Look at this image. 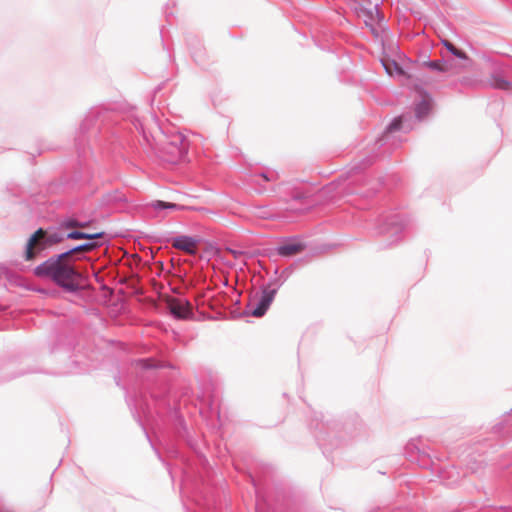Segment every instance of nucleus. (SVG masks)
<instances>
[{"label": "nucleus", "instance_id": "obj_1", "mask_svg": "<svg viewBox=\"0 0 512 512\" xmlns=\"http://www.w3.org/2000/svg\"><path fill=\"white\" fill-rule=\"evenodd\" d=\"M34 274L37 277L48 279L70 292L79 288L82 279V274L76 267L74 259L67 252L52 256L42 262L35 267Z\"/></svg>", "mask_w": 512, "mask_h": 512}, {"label": "nucleus", "instance_id": "obj_2", "mask_svg": "<svg viewBox=\"0 0 512 512\" xmlns=\"http://www.w3.org/2000/svg\"><path fill=\"white\" fill-rule=\"evenodd\" d=\"M187 147L188 143L182 134H174L168 140L161 143V150L170 156L167 160L171 162L182 157Z\"/></svg>", "mask_w": 512, "mask_h": 512}, {"label": "nucleus", "instance_id": "obj_3", "mask_svg": "<svg viewBox=\"0 0 512 512\" xmlns=\"http://www.w3.org/2000/svg\"><path fill=\"white\" fill-rule=\"evenodd\" d=\"M46 232L43 229H38L31 235L27 242L25 259L27 261L33 260L38 254L47 248Z\"/></svg>", "mask_w": 512, "mask_h": 512}, {"label": "nucleus", "instance_id": "obj_4", "mask_svg": "<svg viewBox=\"0 0 512 512\" xmlns=\"http://www.w3.org/2000/svg\"><path fill=\"white\" fill-rule=\"evenodd\" d=\"M275 294V289L263 290L262 295L260 296L259 299H253L250 302V314L254 317H262L268 310L272 301L274 300Z\"/></svg>", "mask_w": 512, "mask_h": 512}, {"label": "nucleus", "instance_id": "obj_5", "mask_svg": "<svg viewBox=\"0 0 512 512\" xmlns=\"http://www.w3.org/2000/svg\"><path fill=\"white\" fill-rule=\"evenodd\" d=\"M166 308L178 319H187L192 314L191 304L183 299L175 297L165 298Z\"/></svg>", "mask_w": 512, "mask_h": 512}, {"label": "nucleus", "instance_id": "obj_6", "mask_svg": "<svg viewBox=\"0 0 512 512\" xmlns=\"http://www.w3.org/2000/svg\"><path fill=\"white\" fill-rule=\"evenodd\" d=\"M305 244L298 239H288L277 248V253L283 257H292L304 251Z\"/></svg>", "mask_w": 512, "mask_h": 512}, {"label": "nucleus", "instance_id": "obj_7", "mask_svg": "<svg viewBox=\"0 0 512 512\" xmlns=\"http://www.w3.org/2000/svg\"><path fill=\"white\" fill-rule=\"evenodd\" d=\"M172 246L188 254H195L197 251L196 241L188 236H179L173 240Z\"/></svg>", "mask_w": 512, "mask_h": 512}, {"label": "nucleus", "instance_id": "obj_8", "mask_svg": "<svg viewBox=\"0 0 512 512\" xmlns=\"http://www.w3.org/2000/svg\"><path fill=\"white\" fill-rule=\"evenodd\" d=\"M443 44L449 52H451L455 57L459 58L462 61V63L460 64L461 68H465L468 66V64L470 63V59L468 58L465 52L456 48L451 42L447 40L443 41Z\"/></svg>", "mask_w": 512, "mask_h": 512}, {"label": "nucleus", "instance_id": "obj_9", "mask_svg": "<svg viewBox=\"0 0 512 512\" xmlns=\"http://www.w3.org/2000/svg\"><path fill=\"white\" fill-rule=\"evenodd\" d=\"M432 108V101L429 97H424L422 101L416 106L415 113L419 119H422L430 112Z\"/></svg>", "mask_w": 512, "mask_h": 512}, {"label": "nucleus", "instance_id": "obj_10", "mask_svg": "<svg viewBox=\"0 0 512 512\" xmlns=\"http://www.w3.org/2000/svg\"><path fill=\"white\" fill-rule=\"evenodd\" d=\"M103 236V233H93L88 234L80 231H72L67 234L68 239H88V240H94L101 238Z\"/></svg>", "mask_w": 512, "mask_h": 512}, {"label": "nucleus", "instance_id": "obj_11", "mask_svg": "<svg viewBox=\"0 0 512 512\" xmlns=\"http://www.w3.org/2000/svg\"><path fill=\"white\" fill-rule=\"evenodd\" d=\"M383 65H384L386 72L390 76H396V75L403 74L402 68L394 61H390V60L384 61Z\"/></svg>", "mask_w": 512, "mask_h": 512}, {"label": "nucleus", "instance_id": "obj_12", "mask_svg": "<svg viewBox=\"0 0 512 512\" xmlns=\"http://www.w3.org/2000/svg\"><path fill=\"white\" fill-rule=\"evenodd\" d=\"M426 65L431 69H435L441 72H447L453 69L452 64L447 61H430L426 63Z\"/></svg>", "mask_w": 512, "mask_h": 512}, {"label": "nucleus", "instance_id": "obj_13", "mask_svg": "<svg viewBox=\"0 0 512 512\" xmlns=\"http://www.w3.org/2000/svg\"><path fill=\"white\" fill-rule=\"evenodd\" d=\"M96 246H97L96 243L89 242V243H85V244L76 246V247L72 248L71 250L67 251V253H69V255L73 258L74 255H76L78 253L92 251Z\"/></svg>", "mask_w": 512, "mask_h": 512}, {"label": "nucleus", "instance_id": "obj_14", "mask_svg": "<svg viewBox=\"0 0 512 512\" xmlns=\"http://www.w3.org/2000/svg\"><path fill=\"white\" fill-rule=\"evenodd\" d=\"M152 209H154L155 211H158V210H161V209H172V210H179L181 209V207H178L176 204L174 203H168V202H163V201H156L152 204Z\"/></svg>", "mask_w": 512, "mask_h": 512}, {"label": "nucleus", "instance_id": "obj_15", "mask_svg": "<svg viewBox=\"0 0 512 512\" xmlns=\"http://www.w3.org/2000/svg\"><path fill=\"white\" fill-rule=\"evenodd\" d=\"M511 83L505 79L497 78L494 81V87L502 90H509L511 89Z\"/></svg>", "mask_w": 512, "mask_h": 512}, {"label": "nucleus", "instance_id": "obj_16", "mask_svg": "<svg viewBox=\"0 0 512 512\" xmlns=\"http://www.w3.org/2000/svg\"><path fill=\"white\" fill-rule=\"evenodd\" d=\"M255 213L257 216L264 218V219L271 218V214H270L269 210L265 207L257 208Z\"/></svg>", "mask_w": 512, "mask_h": 512}, {"label": "nucleus", "instance_id": "obj_17", "mask_svg": "<svg viewBox=\"0 0 512 512\" xmlns=\"http://www.w3.org/2000/svg\"><path fill=\"white\" fill-rule=\"evenodd\" d=\"M401 124H402V117H399V118H396L388 127V131L392 132V131H396V130H399L401 128Z\"/></svg>", "mask_w": 512, "mask_h": 512}, {"label": "nucleus", "instance_id": "obj_18", "mask_svg": "<svg viewBox=\"0 0 512 512\" xmlns=\"http://www.w3.org/2000/svg\"><path fill=\"white\" fill-rule=\"evenodd\" d=\"M46 241L48 245H51L52 243H57L60 241V239L57 237V235H51L49 237H46Z\"/></svg>", "mask_w": 512, "mask_h": 512}, {"label": "nucleus", "instance_id": "obj_19", "mask_svg": "<svg viewBox=\"0 0 512 512\" xmlns=\"http://www.w3.org/2000/svg\"><path fill=\"white\" fill-rule=\"evenodd\" d=\"M67 227H84V224H79L76 221H70L67 223Z\"/></svg>", "mask_w": 512, "mask_h": 512}, {"label": "nucleus", "instance_id": "obj_20", "mask_svg": "<svg viewBox=\"0 0 512 512\" xmlns=\"http://www.w3.org/2000/svg\"><path fill=\"white\" fill-rule=\"evenodd\" d=\"M262 178H263V180H265V181H267V180H268V178H267V176H266V175H262Z\"/></svg>", "mask_w": 512, "mask_h": 512}]
</instances>
